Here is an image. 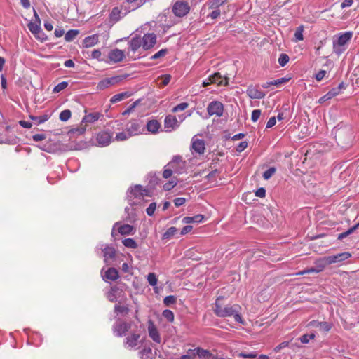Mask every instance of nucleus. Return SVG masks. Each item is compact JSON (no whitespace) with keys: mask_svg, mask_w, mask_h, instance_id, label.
<instances>
[{"mask_svg":"<svg viewBox=\"0 0 359 359\" xmlns=\"http://www.w3.org/2000/svg\"><path fill=\"white\" fill-rule=\"evenodd\" d=\"M337 143L342 148H347L352 144L353 140L352 128L343 123H339L332 130Z\"/></svg>","mask_w":359,"mask_h":359,"instance_id":"obj_1","label":"nucleus"},{"mask_svg":"<svg viewBox=\"0 0 359 359\" xmlns=\"http://www.w3.org/2000/svg\"><path fill=\"white\" fill-rule=\"evenodd\" d=\"M221 300L222 298L219 297L216 299L213 311L215 315L221 318L233 316L236 322L244 324V321L240 315V306L236 304L222 306V305L220 304Z\"/></svg>","mask_w":359,"mask_h":359,"instance_id":"obj_2","label":"nucleus"},{"mask_svg":"<svg viewBox=\"0 0 359 359\" xmlns=\"http://www.w3.org/2000/svg\"><path fill=\"white\" fill-rule=\"evenodd\" d=\"M353 36V32L351 31L341 32L335 35L332 40L333 52L338 56L344 53Z\"/></svg>","mask_w":359,"mask_h":359,"instance_id":"obj_3","label":"nucleus"},{"mask_svg":"<svg viewBox=\"0 0 359 359\" xmlns=\"http://www.w3.org/2000/svg\"><path fill=\"white\" fill-rule=\"evenodd\" d=\"M132 323L130 322H126L121 320H116L113 326L114 334L121 337L126 334V332L131 328Z\"/></svg>","mask_w":359,"mask_h":359,"instance_id":"obj_4","label":"nucleus"},{"mask_svg":"<svg viewBox=\"0 0 359 359\" xmlns=\"http://www.w3.org/2000/svg\"><path fill=\"white\" fill-rule=\"evenodd\" d=\"M126 76H115L111 78H106L101 80L97 86V90H104L110 86H114L120 83Z\"/></svg>","mask_w":359,"mask_h":359,"instance_id":"obj_5","label":"nucleus"},{"mask_svg":"<svg viewBox=\"0 0 359 359\" xmlns=\"http://www.w3.org/2000/svg\"><path fill=\"white\" fill-rule=\"evenodd\" d=\"M207 111L210 116L215 115L220 117L223 115L224 105L219 101H212L208 105Z\"/></svg>","mask_w":359,"mask_h":359,"instance_id":"obj_6","label":"nucleus"},{"mask_svg":"<svg viewBox=\"0 0 359 359\" xmlns=\"http://www.w3.org/2000/svg\"><path fill=\"white\" fill-rule=\"evenodd\" d=\"M189 6L186 1H177L172 7V12L176 16L182 17L189 11Z\"/></svg>","mask_w":359,"mask_h":359,"instance_id":"obj_7","label":"nucleus"},{"mask_svg":"<svg viewBox=\"0 0 359 359\" xmlns=\"http://www.w3.org/2000/svg\"><path fill=\"white\" fill-rule=\"evenodd\" d=\"M100 249L103 252L104 261L106 264H109V261L116 256V250L110 245H100Z\"/></svg>","mask_w":359,"mask_h":359,"instance_id":"obj_8","label":"nucleus"},{"mask_svg":"<svg viewBox=\"0 0 359 359\" xmlns=\"http://www.w3.org/2000/svg\"><path fill=\"white\" fill-rule=\"evenodd\" d=\"M141 39L142 40V48L144 50L151 49L156 43V36L154 33L145 34Z\"/></svg>","mask_w":359,"mask_h":359,"instance_id":"obj_9","label":"nucleus"},{"mask_svg":"<svg viewBox=\"0 0 359 359\" xmlns=\"http://www.w3.org/2000/svg\"><path fill=\"white\" fill-rule=\"evenodd\" d=\"M184 166L185 161L179 156L173 157L172 160L167 165V167L172 168L173 171L177 173H181Z\"/></svg>","mask_w":359,"mask_h":359,"instance_id":"obj_10","label":"nucleus"},{"mask_svg":"<svg viewBox=\"0 0 359 359\" xmlns=\"http://www.w3.org/2000/svg\"><path fill=\"white\" fill-rule=\"evenodd\" d=\"M112 139V133L107 131H102L97 135V142L101 147H106L110 144Z\"/></svg>","mask_w":359,"mask_h":359,"instance_id":"obj_11","label":"nucleus"},{"mask_svg":"<svg viewBox=\"0 0 359 359\" xmlns=\"http://www.w3.org/2000/svg\"><path fill=\"white\" fill-rule=\"evenodd\" d=\"M179 126L180 123L175 116L168 115L165 117L164 120V128L166 132H171Z\"/></svg>","mask_w":359,"mask_h":359,"instance_id":"obj_12","label":"nucleus"},{"mask_svg":"<svg viewBox=\"0 0 359 359\" xmlns=\"http://www.w3.org/2000/svg\"><path fill=\"white\" fill-rule=\"evenodd\" d=\"M308 326L318 328L321 332H327L332 327V324L325 321L312 320L309 323Z\"/></svg>","mask_w":359,"mask_h":359,"instance_id":"obj_13","label":"nucleus"},{"mask_svg":"<svg viewBox=\"0 0 359 359\" xmlns=\"http://www.w3.org/2000/svg\"><path fill=\"white\" fill-rule=\"evenodd\" d=\"M140 335L137 333H133L127 337L125 340V346L126 348H133L139 345L140 343Z\"/></svg>","mask_w":359,"mask_h":359,"instance_id":"obj_14","label":"nucleus"},{"mask_svg":"<svg viewBox=\"0 0 359 359\" xmlns=\"http://www.w3.org/2000/svg\"><path fill=\"white\" fill-rule=\"evenodd\" d=\"M124 56V52L118 48L111 50L108 55L109 60L114 63L121 62L123 60Z\"/></svg>","mask_w":359,"mask_h":359,"instance_id":"obj_15","label":"nucleus"},{"mask_svg":"<svg viewBox=\"0 0 359 359\" xmlns=\"http://www.w3.org/2000/svg\"><path fill=\"white\" fill-rule=\"evenodd\" d=\"M351 256V255L349 252H345L334 255L327 256V257L328 259V262H330V264H332L344 261L349 258Z\"/></svg>","mask_w":359,"mask_h":359,"instance_id":"obj_16","label":"nucleus"},{"mask_svg":"<svg viewBox=\"0 0 359 359\" xmlns=\"http://www.w3.org/2000/svg\"><path fill=\"white\" fill-rule=\"evenodd\" d=\"M246 92L251 99H262L265 97V93L252 86L247 88Z\"/></svg>","mask_w":359,"mask_h":359,"instance_id":"obj_17","label":"nucleus"},{"mask_svg":"<svg viewBox=\"0 0 359 359\" xmlns=\"http://www.w3.org/2000/svg\"><path fill=\"white\" fill-rule=\"evenodd\" d=\"M99 41L98 34H93L86 37L82 42V45L84 48H90L95 46Z\"/></svg>","mask_w":359,"mask_h":359,"instance_id":"obj_18","label":"nucleus"},{"mask_svg":"<svg viewBox=\"0 0 359 359\" xmlns=\"http://www.w3.org/2000/svg\"><path fill=\"white\" fill-rule=\"evenodd\" d=\"M142 40L140 36L137 35L133 36L129 41V46L130 50L135 53L136 52L140 47H142Z\"/></svg>","mask_w":359,"mask_h":359,"instance_id":"obj_19","label":"nucleus"},{"mask_svg":"<svg viewBox=\"0 0 359 359\" xmlns=\"http://www.w3.org/2000/svg\"><path fill=\"white\" fill-rule=\"evenodd\" d=\"M191 147L198 154H203L205 150V142L203 140H192Z\"/></svg>","mask_w":359,"mask_h":359,"instance_id":"obj_20","label":"nucleus"},{"mask_svg":"<svg viewBox=\"0 0 359 359\" xmlns=\"http://www.w3.org/2000/svg\"><path fill=\"white\" fill-rule=\"evenodd\" d=\"M130 194L134 195L136 198H140L141 196H149V194L146 189H144L141 185H135L130 190Z\"/></svg>","mask_w":359,"mask_h":359,"instance_id":"obj_21","label":"nucleus"},{"mask_svg":"<svg viewBox=\"0 0 359 359\" xmlns=\"http://www.w3.org/2000/svg\"><path fill=\"white\" fill-rule=\"evenodd\" d=\"M209 81L212 83H217L218 86H227L228 81L227 78L225 77V81L222 79V75L219 73H215L209 76Z\"/></svg>","mask_w":359,"mask_h":359,"instance_id":"obj_22","label":"nucleus"},{"mask_svg":"<svg viewBox=\"0 0 359 359\" xmlns=\"http://www.w3.org/2000/svg\"><path fill=\"white\" fill-rule=\"evenodd\" d=\"M29 31L37 38H39L38 34L41 32V22L31 21L28 24Z\"/></svg>","mask_w":359,"mask_h":359,"instance_id":"obj_23","label":"nucleus"},{"mask_svg":"<svg viewBox=\"0 0 359 359\" xmlns=\"http://www.w3.org/2000/svg\"><path fill=\"white\" fill-rule=\"evenodd\" d=\"M118 231L121 235H133L135 233V228L128 224L120 225Z\"/></svg>","mask_w":359,"mask_h":359,"instance_id":"obj_24","label":"nucleus"},{"mask_svg":"<svg viewBox=\"0 0 359 359\" xmlns=\"http://www.w3.org/2000/svg\"><path fill=\"white\" fill-rule=\"evenodd\" d=\"M119 278L118 272L115 268H109L103 277L104 280H116Z\"/></svg>","mask_w":359,"mask_h":359,"instance_id":"obj_25","label":"nucleus"},{"mask_svg":"<svg viewBox=\"0 0 359 359\" xmlns=\"http://www.w3.org/2000/svg\"><path fill=\"white\" fill-rule=\"evenodd\" d=\"M160 128L161 123L157 120H151L147 122V129L153 134L157 133Z\"/></svg>","mask_w":359,"mask_h":359,"instance_id":"obj_26","label":"nucleus"},{"mask_svg":"<svg viewBox=\"0 0 359 359\" xmlns=\"http://www.w3.org/2000/svg\"><path fill=\"white\" fill-rule=\"evenodd\" d=\"M327 257H322L315 262V267L318 270V273L321 272L324 270V269L327 266L330 265V262H328Z\"/></svg>","mask_w":359,"mask_h":359,"instance_id":"obj_27","label":"nucleus"},{"mask_svg":"<svg viewBox=\"0 0 359 359\" xmlns=\"http://www.w3.org/2000/svg\"><path fill=\"white\" fill-rule=\"evenodd\" d=\"M195 356H198L200 358L209 359L211 357V353L208 351L201 348H196L192 349Z\"/></svg>","mask_w":359,"mask_h":359,"instance_id":"obj_28","label":"nucleus"},{"mask_svg":"<svg viewBox=\"0 0 359 359\" xmlns=\"http://www.w3.org/2000/svg\"><path fill=\"white\" fill-rule=\"evenodd\" d=\"M140 126L137 122H131L126 129V131L130 137L137 135L140 133Z\"/></svg>","mask_w":359,"mask_h":359,"instance_id":"obj_29","label":"nucleus"},{"mask_svg":"<svg viewBox=\"0 0 359 359\" xmlns=\"http://www.w3.org/2000/svg\"><path fill=\"white\" fill-rule=\"evenodd\" d=\"M337 95H339V89L338 88H332L329 92H327L325 95L321 97L319 99L318 102L322 104L324 102H325L328 100H330L332 97L337 96Z\"/></svg>","mask_w":359,"mask_h":359,"instance_id":"obj_30","label":"nucleus"},{"mask_svg":"<svg viewBox=\"0 0 359 359\" xmlns=\"http://www.w3.org/2000/svg\"><path fill=\"white\" fill-rule=\"evenodd\" d=\"M203 219L204 216L199 214L192 217H185L182 219V222L184 224L200 223Z\"/></svg>","mask_w":359,"mask_h":359,"instance_id":"obj_31","label":"nucleus"},{"mask_svg":"<svg viewBox=\"0 0 359 359\" xmlns=\"http://www.w3.org/2000/svg\"><path fill=\"white\" fill-rule=\"evenodd\" d=\"M149 337L156 343H161V337L159 335L158 331L157 329L153 325H151L149 326Z\"/></svg>","mask_w":359,"mask_h":359,"instance_id":"obj_32","label":"nucleus"},{"mask_svg":"<svg viewBox=\"0 0 359 359\" xmlns=\"http://www.w3.org/2000/svg\"><path fill=\"white\" fill-rule=\"evenodd\" d=\"M100 116L101 114L98 112L90 113L89 114L84 116V117L82 119V122L90 123H94L100 118Z\"/></svg>","mask_w":359,"mask_h":359,"instance_id":"obj_33","label":"nucleus"},{"mask_svg":"<svg viewBox=\"0 0 359 359\" xmlns=\"http://www.w3.org/2000/svg\"><path fill=\"white\" fill-rule=\"evenodd\" d=\"M130 96V93L129 92H123L118 94H116L114 95L111 100L110 102L111 103H116L118 102H120L124 99H126Z\"/></svg>","mask_w":359,"mask_h":359,"instance_id":"obj_34","label":"nucleus"},{"mask_svg":"<svg viewBox=\"0 0 359 359\" xmlns=\"http://www.w3.org/2000/svg\"><path fill=\"white\" fill-rule=\"evenodd\" d=\"M140 358L141 359H152L153 353L152 350L150 348H146L140 351L139 353Z\"/></svg>","mask_w":359,"mask_h":359,"instance_id":"obj_35","label":"nucleus"},{"mask_svg":"<svg viewBox=\"0 0 359 359\" xmlns=\"http://www.w3.org/2000/svg\"><path fill=\"white\" fill-rule=\"evenodd\" d=\"M119 293V290L117 287H114L111 289V290L107 294V299L111 302H115L117 301V294Z\"/></svg>","mask_w":359,"mask_h":359,"instance_id":"obj_36","label":"nucleus"},{"mask_svg":"<svg viewBox=\"0 0 359 359\" xmlns=\"http://www.w3.org/2000/svg\"><path fill=\"white\" fill-rule=\"evenodd\" d=\"M359 227V222L355 224V226L351 227L350 229H348L347 231L341 233H339V236H338V239L339 240H343L344 238H345L346 237H347L348 236L351 235V233H353Z\"/></svg>","mask_w":359,"mask_h":359,"instance_id":"obj_37","label":"nucleus"},{"mask_svg":"<svg viewBox=\"0 0 359 359\" xmlns=\"http://www.w3.org/2000/svg\"><path fill=\"white\" fill-rule=\"evenodd\" d=\"M123 245L128 248L135 249L137 248V243L133 238H126L122 241Z\"/></svg>","mask_w":359,"mask_h":359,"instance_id":"obj_38","label":"nucleus"},{"mask_svg":"<svg viewBox=\"0 0 359 359\" xmlns=\"http://www.w3.org/2000/svg\"><path fill=\"white\" fill-rule=\"evenodd\" d=\"M79 34V31L76 29L69 30L65 35V39L66 41H73L76 36Z\"/></svg>","mask_w":359,"mask_h":359,"instance_id":"obj_39","label":"nucleus"},{"mask_svg":"<svg viewBox=\"0 0 359 359\" xmlns=\"http://www.w3.org/2000/svg\"><path fill=\"white\" fill-rule=\"evenodd\" d=\"M303 32H304V26L303 25H300L296 29V31L294 32V37H295V40L297 41H302L304 39Z\"/></svg>","mask_w":359,"mask_h":359,"instance_id":"obj_40","label":"nucleus"},{"mask_svg":"<svg viewBox=\"0 0 359 359\" xmlns=\"http://www.w3.org/2000/svg\"><path fill=\"white\" fill-rule=\"evenodd\" d=\"M67 86H68V82L67 81H62V82H60V83H58L57 85H56L54 87V88L53 90V93H58L60 91H62L64 89H65Z\"/></svg>","mask_w":359,"mask_h":359,"instance_id":"obj_41","label":"nucleus"},{"mask_svg":"<svg viewBox=\"0 0 359 359\" xmlns=\"http://www.w3.org/2000/svg\"><path fill=\"white\" fill-rule=\"evenodd\" d=\"M177 232V228L172 226L170 227L163 235V239H169L172 237Z\"/></svg>","mask_w":359,"mask_h":359,"instance_id":"obj_42","label":"nucleus"},{"mask_svg":"<svg viewBox=\"0 0 359 359\" xmlns=\"http://www.w3.org/2000/svg\"><path fill=\"white\" fill-rule=\"evenodd\" d=\"M227 0H212L210 1V8H219Z\"/></svg>","mask_w":359,"mask_h":359,"instance_id":"obj_43","label":"nucleus"},{"mask_svg":"<svg viewBox=\"0 0 359 359\" xmlns=\"http://www.w3.org/2000/svg\"><path fill=\"white\" fill-rule=\"evenodd\" d=\"M130 137V136L127 131H123L116 134L115 140L117 141H125Z\"/></svg>","mask_w":359,"mask_h":359,"instance_id":"obj_44","label":"nucleus"},{"mask_svg":"<svg viewBox=\"0 0 359 359\" xmlns=\"http://www.w3.org/2000/svg\"><path fill=\"white\" fill-rule=\"evenodd\" d=\"M71 115H72V113H71L70 110H69V109L63 110L60 114V119L62 121H67L70 118Z\"/></svg>","mask_w":359,"mask_h":359,"instance_id":"obj_45","label":"nucleus"},{"mask_svg":"<svg viewBox=\"0 0 359 359\" xmlns=\"http://www.w3.org/2000/svg\"><path fill=\"white\" fill-rule=\"evenodd\" d=\"M177 298L175 296L169 295L164 298L163 303L165 306H169L176 302Z\"/></svg>","mask_w":359,"mask_h":359,"instance_id":"obj_46","label":"nucleus"},{"mask_svg":"<svg viewBox=\"0 0 359 359\" xmlns=\"http://www.w3.org/2000/svg\"><path fill=\"white\" fill-rule=\"evenodd\" d=\"M289 59L287 54L282 53L278 58V63L281 67H284L289 62Z\"/></svg>","mask_w":359,"mask_h":359,"instance_id":"obj_47","label":"nucleus"},{"mask_svg":"<svg viewBox=\"0 0 359 359\" xmlns=\"http://www.w3.org/2000/svg\"><path fill=\"white\" fill-rule=\"evenodd\" d=\"M147 280L150 285L155 286L157 284V278L154 273H149L147 275Z\"/></svg>","mask_w":359,"mask_h":359,"instance_id":"obj_48","label":"nucleus"},{"mask_svg":"<svg viewBox=\"0 0 359 359\" xmlns=\"http://www.w3.org/2000/svg\"><path fill=\"white\" fill-rule=\"evenodd\" d=\"M163 316L167 319L169 322H172L174 320V313L170 310H164L162 313Z\"/></svg>","mask_w":359,"mask_h":359,"instance_id":"obj_49","label":"nucleus"},{"mask_svg":"<svg viewBox=\"0 0 359 359\" xmlns=\"http://www.w3.org/2000/svg\"><path fill=\"white\" fill-rule=\"evenodd\" d=\"M189 104L187 102H182L179 104H177V106H175L172 111L174 112V113H176V112H178V111H184L185 110L187 107H188Z\"/></svg>","mask_w":359,"mask_h":359,"instance_id":"obj_50","label":"nucleus"},{"mask_svg":"<svg viewBox=\"0 0 359 359\" xmlns=\"http://www.w3.org/2000/svg\"><path fill=\"white\" fill-rule=\"evenodd\" d=\"M316 335L313 333H311L310 334H304L300 338L299 340L302 344H307L309 343L310 339H313L315 338Z\"/></svg>","mask_w":359,"mask_h":359,"instance_id":"obj_51","label":"nucleus"},{"mask_svg":"<svg viewBox=\"0 0 359 359\" xmlns=\"http://www.w3.org/2000/svg\"><path fill=\"white\" fill-rule=\"evenodd\" d=\"M275 172H276V168L273 167H271V168H269L268 170H266L263 173V177L266 180H269Z\"/></svg>","mask_w":359,"mask_h":359,"instance_id":"obj_52","label":"nucleus"},{"mask_svg":"<svg viewBox=\"0 0 359 359\" xmlns=\"http://www.w3.org/2000/svg\"><path fill=\"white\" fill-rule=\"evenodd\" d=\"M290 80V78L283 77L276 80L271 81L272 85L279 86L281 84H283L287 82Z\"/></svg>","mask_w":359,"mask_h":359,"instance_id":"obj_53","label":"nucleus"},{"mask_svg":"<svg viewBox=\"0 0 359 359\" xmlns=\"http://www.w3.org/2000/svg\"><path fill=\"white\" fill-rule=\"evenodd\" d=\"M180 359H196V356L192 349H189L187 353L182 355Z\"/></svg>","mask_w":359,"mask_h":359,"instance_id":"obj_54","label":"nucleus"},{"mask_svg":"<svg viewBox=\"0 0 359 359\" xmlns=\"http://www.w3.org/2000/svg\"><path fill=\"white\" fill-rule=\"evenodd\" d=\"M257 356V354L255 352H252L249 353L242 352L238 354V357L243 358H255Z\"/></svg>","mask_w":359,"mask_h":359,"instance_id":"obj_55","label":"nucleus"},{"mask_svg":"<svg viewBox=\"0 0 359 359\" xmlns=\"http://www.w3.org/2000/svg\"><path fill=\"white\" fill-rule=\"evenodd\" d=\"M167 52H168L167 49H161L159 51H158L156 53H155L154 55H152L151 59L156 60V59L162 57L166 55Z\"/></svg>","mask_w":359,"mask_h":359,"instance_id":"obj_56","label":"nucleus"},{"mask_svg":"<svg viewBox=\"0 0 359 359\" xmlns=\"http://www.w3.org/2000/svg\"><path fill=\"white\" fill-rule=\"evenodd\" d=\"M115 311L118 313L126 314L128 311V309L124 306L116 305Z\"/></svg>","mask_w":359,"mask_h":359,"instance_id":"obj_57","label":"nucleus"},{"mask_svg":"<svg viewBox=\"0 0 359 359\" xmlns=\"http://www.w3.org/2000/svg\"><path fill=\"white\" fill-rule=\"evenodd\" d=\"M86 130V127L80 126L79 128L72 129L69 131V133H73V134H76V135H82L85 133Z\"/></svg>","mask_w":359,"mask_h":359,"instance_id":"obj_58","label":"nucleus"},{"mask_svg":"<svg viewBox=\"0 0 359 359\" xmlns=\"http://www.w3.org/2000/svg\"><path fill=\"white\" fill-rule=\"evenodd\" d=\"M311 273H318V270L316 269V268L315 266L301 271L298 272L297 274V275H304V274Z\"/></svg>","mask_w":359,"mask_h":359,"instance_id":"obj_59","label":"nucleus"},{"mask_svg":"<svg viewBox=\"0 0 359 359\" xmlns=\"http://www.w3.org/2000/svg\"><path fill=\"white\" fill-rule=\"evenodd\" d=\"M156 208V203H151L146 210L147 214L149 216H152L155 212Z\"/></svg>","mask_w":359,"mask_h":359,"instance_id":"obj_60","label":"nucleus"},{"mask_svg":"<svg viewBox=\"0 0 359 359\" xmlns=\"http://www.w3.org/2000/svg\"><path fill=\"white\" fill-rule=\"evenodd\" d=\"M261 115V111L259 109H255L252 112L251 119L253 122H256Z\"/></svg>","mask_w":359,"mask_h":359,"instance_id":"obj_61","label":"nucleus"},{"mask_svg":"<svg viewBox=\"0 0 359 359\" xmlns=\"http://www.w3.org/2000/svg\"><path fill=\"white\" fill-rule=\"evenodd\" d=\"M175 172L173 169L166 166V168L164 170L163 172V176L164 178L167 179L171 177L172 174Z\"/></svg>","mask_w":359,"mask_h":359,"instance_id":"obj_62","label":"nucleus"},{"mask_svg":"<svg viewBox=\"0 0 359 359\" xmlns=\"http://www.w3.org/2000/svg\"><path fill=\"white\" fill-rule=\"evenodd\" d=\"M289 346V342L288 341H283L282 343H280L279 345H278L277 346H276L273 349V351L275 353H278L279 352L281 349L284 348H286Z\"/></svg>","mask_w":359,"mask_h":359,"instance_id":"obj_63","label":"nucleus"},{"mask_svg":"<svg viewBox=\"0 0 359 359\" xmlns=\"http://www.w3.org/2000/svg\"><path fill=\"white\" fill-rule=\"evenodd\" d=\"M248 147V142L246 141H243L239 143V144L236 147V151L241 153L244 151Z\"/></svg>","mask_w":359,"mask_h":359,"instance_id":"obj_64","label":"nucleus"}]
</instances>
